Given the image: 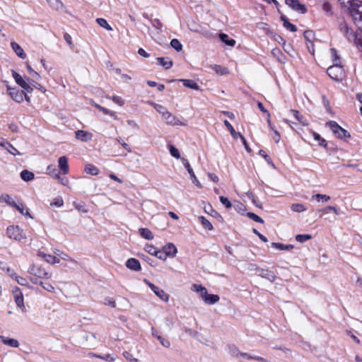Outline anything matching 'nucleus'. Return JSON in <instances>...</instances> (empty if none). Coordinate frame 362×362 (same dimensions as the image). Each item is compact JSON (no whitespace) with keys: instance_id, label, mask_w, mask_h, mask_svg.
<instances>
[{"instance_id":"9","label":"nucleus","mask_w":362,"mask_h":362,"mask_svg":"<svg viewBox=\"0 0 362 362\" xmlns=\"http://www.w3.org/2000/svg\"><path fill=\"white\" fill-rule=\"evenodd\" d=\"M15 302L18 307H19L23 312H25L26 309L24 305L23 296L21 289L18 287H15L12 290Z\"/></svg>"},{"instance_id":"31","label":"nucleus","mask_w":362,"mask_h":362,"mask_svg":"<svg viewBox=\"0 0 362 362\" xmlns=\"http://www.w3.org/2000/svg\"><path fill=\"white\" fill-rule=\"evenodd\" d=\"M13 209L18 210L21 214L24 216H28L30 218H33L28 211V209L26 205H10Z\"/></svg>"},{"instance_id":"62","label":"nucleus","mask_w":362,"mask_h":362,"mask_svg":"<svg viewBox=\"0 0 362 362\" xmlns=\"http://www.w3.org/2000/svg\"><path fill=\"white\" fill-rule=\"evenodd\" d=\"M252 232H253L255 235H257L259 237V238L261 240H262L263 242H264V243L268 242L267 238L264 235H263L262 234H261V233H259L257 229L254 228V229L252 230Z\"/></svg>"},{"instance_id":"18","label":"nucleus","mask_w":362,"mask_h":362,"mask_svg":"<svg viewBox=\"0 0 362 362\" xmlns=\"http://www.w3.org/2000/svg\"><path fill=\"white\" fill-rule=\"evenodd\" d=\"M182 163L183 165L185 166V168L187 169L189 174L190 175L191 178L192 179L193 183L195 184L196 185H198L199 184V182L198 181L197 178L196 177L195 174H194L192 168H191L188 160L186 158H182Z\"/></svg>"},{"instance_id":"15","label":"nucleus","mask_w":362,"mask_h":362,"mask_svg":"<svg viewBox=\"0 0 362 362\" xmlns=\"http://www.w3.org/2000/svg\"><path fill=\"white\" fill-rule=\"evenodd\" d=\"M126 267L132 271H140L141 264L139 261L135 258H130L126 262Z\"/></svg>"},{"instance_id":"55","label":"nucleus","mask_w":362,"mask_h":362,"mask_svg":"<svg viewBox=\"0 0 362 362\" xmlns=\"http://www.w3.org/2000/svg\"><path fill=\"white\" fill-rule=\"evenodd\" d=\"M123 356L129 362H139V361L137 358H134L132 354L129 351H124L123 353Z\"/></svg>"},{"instance_id":"52","label":"nucleus","mask_w":362,"mask_h":362,"mask_svg":"<svg viewBox=\"0 0 362 362\" xmlns=\"http://www.w3.org/2000/svg\"><path fill=\"white\" fill-rule=\"evenodd\" d=\"M27 80L29 82V83L34 88L42 91H45V89L40 83L35 81V79H30L29 78H28Z\"/></svg>"},{"instance_id":"61","label":"nucleus","mask_w":362,"mask_h":362,"mask_svg":"<svg viewBox=\"0 0 362 362\" xmlns=\"http://www.w3.org/2000/svg\"><path fill=\"white\" fill-rule=\"evenodd\" d=\"M155 256L156 257H158V259L164 260V261L166 260V259L168 257V256L164 250H163V251L157 250Z\"/></svg>"},{"instance_id":"23","label":"nucleus","mask_w":362,"mask_h":362,"mask_svg":"<svg viewBox=\"0 0 362 362\" xmlns=\"http://www.w3.org/2000/svg\"><path fill=\"white\" fill-rule=\"evenodd\" d=\"M38 255L43 257L44 259L48 263L52 264L59 263V259L56 257L55 256L51 255H46L41 252L38 253Z\"/></svg>"},{"instance_id":"13","label":"nucleus","mask_w":362,"mask_h":362,"mask_svg":"<svg viewBox=\"0 0 362 362\" xmlns=\"http://www.w3.org/2000/svg\"><path fill=\"white\" fill-rule=\"evenodd\" d=\"M76 138L81 141L87 142L92 140L93 134L83 130H78L75 132Z\"/></svg>"},{"instance_id":"34","label":"nucleus","mask_w":362,"mask_h":362,"mask_svg":"<svg viewBox=\"0 0 362 362\" xmlns=\"http://www.w3.org/2000/svg\"><path fill=\"white\" fill-rule=\"evenodd\" d=\"M47 173L49 175L52 176L53 177L59 180L60 179V175L57 172L55 166L54 165H49L47 168Z\"/></svg>"},{"instance_id":"51","label":"nucleus","mask_w":362,"mask_h":362,"mask_svg":"<svg viewBox=\"0 0 362 362\" xmlns=\"http://www.w3.org/2000/svg\"><path fill=\"white\" fill-rule=\"evenodd\" d=\"M39 284L42 286L44 289L49 292L54 293V287L49 283H44L42 281L39 282Z\"/></svg>"},{"instance_id":"25","label":"nucleus","mask_w":362,"mask_h":362,"mask_svg":"<svg viewBox=\"0 0 362 362\" xmlns=\"http://www.w3.org/2000/svg\"><path fill=\"white\" fill-rule=\"evenodd\" d=\"M157 61L165 69H170L173 64V61L168 57H158Z\"/></svg>"},{"instance_id":"64","label":"nucleus","mask_w":362,"mask_h":362,"mask_svg":"<svg viewBox=\"0 0 362 362\" xmlns=\"http://www.w3.org/2000/svg\"><path fill=\"white\" fill-rule=\"evenodd\" d=\"M127 124L131 127L132 128L136 129V130H139V124L134 121V120H127Z\"/></svg>"},{"instance_id":"63","label":"nucleus","mask_w":362,"mask_h":362,"mask_svg":"<svg viewBox=\"0 0 362 362\" xmlns=\"http://www.w3.org/2000/svg\"><path fill=\"white\" fill-rule=\"evenodd\" d=\"M112 100L115 103H117V105H119V106H122L124 104V102L123 100V99L121 98V97H119V96H113L112 98Z\"/></svg>"},{"instance_id":"29","label":"nucleus","mask_w":362,"mask_h":362,"mask_svg":"<svg viewBox=\"0 0 362 362\" xmlns=\"http://www.w3.org/2000/svg\"><path fill=\"white\" fill-rule=\"evenodd\" d=\"M330 200H331L330 197L328 195H326V194H317L315 195H313L312 197V201L316 202L324 203V202H327Z\"/></svg>"},{"instance_id":"49","label":"nucleus","mask_w":362,"mask_h":362,"mask_svg":"<svg viewBox=\"0 0 362 362\" xmlns=\"http://www.w3.org/2000/svg\"><path fill=\"white\" fill-rule=\"evenodd\" d=\"M169 151H170V155L172 156H173L174 158H177V159L180 158V154L178 149L177 148H175L174 146L169 145Z\"/></svg>"},{"instance_id":"22","label":"nucleus","mask_w":362,"mask_h":362,"mask_svg":"<svg viewBox=\"0 0 362 362\" xmlns=\"http://www.w3.org/2000/svg\"><path fill=\"white\" fill-rule=\"evenodd\" d=\"M180 81L181 82H182L183 86L187 87V88H191V89H193V90H199V85L194 81H193V80H191V79H180Z\"/></svg>"},{"instance_id":"53","label":"nucleus","mask_w":362,"mask_h":362,"mask_svg":"<svg viewBox=\"0 0 362 362\" xmlns=\"http://www.w3.org/2000/svg\"><path fill=\"white\" fill-rule=\"evenodd\" d=\"M247 216L252 219L253 221L257 222V223H262L264 222L263 219L262 218H260L259 216H258L257 215H256L254 213H252V212H248L247 214Z\"/></svg>"},{"instance_id":"43","label":"nucleus","mask_w":362,"mask_h":362,"mask_svg":"<svg viewBox=\"0 0 362 362\" xmlns=\"http://www.w3.org/2000/svg\"><path fill=\"white\" fill-rule=\"evenodd\" d=\"M312 238V235L310 234H298L296 236V240L299 243H305Z\"/></svg>"},{"instance_id":"45","label":"nucleus","mask_w":362,"mask_h":362,"mask_svg":"<svg viewBox=\"0 0 362 362\" xmlns=\"http://www.w3.org/2000/svg\"><path fill=\"white\" fill-rule=\"evenodd\" d=\"M29 74L31 76L33 79L39 80L40 79V74L36 72L28 64L26 65Z\"/></svg>"},{"instance_id":"57","label":"nucleus","mask_w":362,"mask_h":362,"mask_svg":"<svg viewBox=\"0 0 362 362\" xmlns=\"http://www.w3.org/2000/svg\"><path fill=\"white\" fill-rule=\"evenodd\" d=\"M145 250L151 255H156L158 250L152 245H146L145 246Z\"/></svg>"},{"instance_id":"12","label":"nucleus","mask_w":362,"mask_h":362,"mask_svg":"<svg viewBox=\"0 0 362 362\" xmlns=\"http://www.w3.org/2000/svg\"><path fill=\"white\" fill-rule=\"evenodd\" d=\"M204 295L201 297L204 302L207 305H214L218 303L220 298L216 294H209L207 291H204Z\"/></svg>"},{"instance_id":"20","label":"nucleus","mask_w":362,"mask_h":362,"mask_svg":"<svg viewBox=\"0 0 362 362\" xmlns=\"http://www.w3.org/2000/svg\"><path fill=\"white\" fill-rule=\"evenodd\" d=\"M12 76L16 83L19 85L22 88H25L26 84L28 83L27 79L25 80L18 73L13 70L12 71Z\"/></svg>"},{"instance_id":"19","label":"nucleus","mask_w":362,"mask_h":362,"mask_svg":"<svg viewBox=\"0 0 362 362\" xmlns=\"http://www.w3.org/2000/svg\"><path fill=\"white\" fill-rule=\"evenodd\" d=\"M163 250L168 257H175L177 252V247L173 243H168L163 247Z\"/></svg>"},{"instance_id":"41","label":"nucleus","mask_w":362,"mask_h":362,"mask_svg":"<svg viewBox=\"0 0 362 362\" xmlns=\"http://www.w3.org/2000/svg\"><path fill=\"white\" fill-rule=\"evenodd\" d=\"M96 22L100 26L104 28L107 30H112V28L108 24L107 21L105 18H98L96 19Z\"/></svg>"},{"instance_id":"32","label":"nucleus","mask_w":362,"mask_h":362,"mask_svg":"<svg viewBox=\"0 0 362 362\" xmlns=\"http://www.w3.org/2000/svg\"><path fill=\"white\" fill-rule=\"evenodd\" d=\"M84 170L86 173L92 175H97L100 173L99 169L92 164H87L85 166Z\"/></svg>"},{"instance_id":"48","label":"nucleus","mask_w":362,"mask_h":362,"mask_svg":"<svg viewBox=\"0 0 362 362\" xmlns=\"http://www.w3.org/2000/svg\"><path fill=\"white\" fill-rule=\"evenodd\" d=\"M0 203L4 204H16L12 198L8 194H2L0 197Z\"/></svg>"},{"instance_id":"37","label":"nucleus","mask_w":362,"mask_h":362,"mask_svg":"<svg viewBox=\"0 0 362 362\" xmlns=\"http://www.w3.org/2000/svg\"><path fill=\"white\" fill-rule=\"evenodd\" d=\"M272 246L281 250H290L294 247L293 245H284L280 243H272Z\"/></svg>"},{"instance_id":"17","label":"nucleus","mask_w":362,"mask_h":362,"mask_svg":"<svg viewBox=\"0 0 362 362\" xmlns=\"http://www.w3.org/2000/svg\"><path fill=\"white\" fill-rule=\"evenodd\" d=\"M11 47L13 52L16 54V55L20 57L21 59H25L26 58V54L24 52L23 49L21 47L20 45H18L16 42H11Z\"/></svg>"},{"instance_id":"50","label":"nucleus","mask_w":362,"mask_h":362,"mask_svg":"<svg viewBox=\"0 0 362 362\" xmlns=\"http://www.w3.org/2000/svg\"><path fill=\"white\" fill-rule=\"evenodd\" d=\"M259 154L262 156L265 160L267 161V163L270 165L271 166L274 167V164L272 161V160L271 159V158L266 153V152L263 150H260L259 151Z\"/></svg>"},{"instance_id":"44","label":"nucleus","mask_w":362,"mask_h":362,"mask_svg":"<svg viewBox=\"0 0 362 362\" xmlns=\"http://www.w3.org/2000/svg\"><path fill=\"white\" fill-rule=\"evenodd\" d=\"M153 335L157 338V339L160 341V343L164 347L168 348L170 346V342L169 340L162 337L160 335L156 334L153 332Z\"/></svg>"},{"instance_id":"60","label":"nucleus","mask_w":362,"mask_h":362,"mask_svg":"<svg viewBox=\"0 0 362 362\" xmlns=\"http://www.w3.org/2000/svg\"><path fill=\"white\" fill-rule=\"evenodd\" d=\"M291 209L293 211H296V212H302V211H304L305 210H307V209L305 207V205H291Z\"/></svg>"},{"instance_id":"56","label":"nucleus","mask_w":362,"mask_h":362,"mask_svg":"<svg viewBox=\"0 0 362 362\" xmlns=\"http://www.w3.org/2000/svg\"><path fill=\"white\" fill-rule=\"evenodd\" d=\"M104 304L111 308H115L116 303L112 298L107 297L104 299Z\"/></svg>"},{"instance_id":"42","label":"nucleus","mask_w":362,"mask_h":362,"mask_svg":"<svg viewBox=\"0 0 362 362\" xmlns=\"http://www.w3.org/2000/svg\"><path fill=\"white\" fill-rule=\"evenodd\" d=\"M212 69L214 70V71L216 74L221 75V76L226 75L228 73L227 68L223 67L220 65H214L212 66Z\"/></svg>"},{"instance_id":"30","label":"nucleus","mask_w":362,"mask_h":362,"mask_svg":"<svg viewBox=\"0 0 362 362\" xmlns=\"http://www.w3.org/2000/svg\"><path fill=\"white\" fill-rule=\"evenodd\" d=\"M49 6L56 11L62 9L64 6L63 3L60 0H47Z\"/></svg>"},{"instance_id":"46","label":"nucleus","mask_w":362,"mask_h":362,"mask_svg":"<svg viewBox=\"0 0 362 362\" xmlns=\"http://www.w3.org/2000/svg\"><path fill=\"white\" fill-rule=\"evenodd\" d=\"M170 45L177 52L182 49V45L177 39H173L170 42Z\"/></svg>"},{"instance_id":"7","label":"nucleus","mask_w":362,"mask_h":362,"mask_svg":"<svg viewBox=\"0 0 362 362\" xmlns=\"http://www.w3.org/2000/svg\"><path fill=\"white\" fill-rule=\"evenodd\" d=\"M145 282L160 300L165 302H168L169 300V295L163 289L155 286L147 280H145Z\"/></svg>"},{"instance_id":"33","label":"nucleus","mask_w":362,"mask_h":362,"mask_svg":"<svg viewBox=\"0 0 362 362\" xmlns=\"http://www.w3.org/2000/svg\"><path fill=\"white\" fill-rule=\"evenodd\" d=\"M21 177L23 180H24L25 182H29L34 179V174H33V173H32L28 170H23L21 173Z\"/></svg>"},{"instance_id":"14","label":"nucleus","mask_w":362,"mask_h":362,"mask_svg":"<svg viewBox=\"0 0 362 362\" xmlns=\"http://www.w3.org/2000/svg\"><path fill=\"white\" fill-rule=\"evenodd\" d=\"M58 166L64 175H66L69 172L68 165V159L66 156H61L58 160Z\"/></svg>"},{"instance_id":"5","label":"nucleus","mask_w":362,"mask_h":362,"mask_svg":"<svg viewBox=\"0 0 362 362\" xmlns=\"http://www.w3.org/2000/svg\"><path fill=\"white\" fill-rule=\"evenodd\" d=\"M6 234L8 238L15 240H21L25 238V234L18 226H10L7 228Z\"/></svg>"},{"instance_id":"27","label":"nucleus","mask_w":362,"mask_h":362,"mask_svg":"<svg viewBox=\"0 0 362 362\" xmlns=\"http://www.w3.org/2000/svg\"><path fill=\"white\" fill-rule=\"evenodd\" d=\"M139 233L140 235L148 240H151L153 239L154 236L152 233V232L148 229L146 228H142L139 230Z\"/></svg>"},{"instance_id":"47","label":"nucleus","mask_w":362,"mask_h":362,"mask_svg":"<svg viewBox=\"0 0 362 362\" xmlns=\"http://www.w3.org/2000/svg\"><path fill=\"white\" fill-rule=\"evenodd\" d=\"M330 52H331L332 57L333 58V59H332L333 64H341V63H340V57H339V56L337 54V49H334V48H332V49H330Z\"/></svg>"},{"instance_id":"4","label":"nucleus","mask_w":362,"mask_h":362,"mask_svg":"<svg viewBox=\"0 0 362 362\" xmlns=\"http://www.w3.org/2000/svg\"><path fill=\"white\" fill-rule=\"evenodd\" d=\"M329 76L336 81L342 80L344 76V70L343 66L339 64H333L327 70Z\"/></svg>"},{"instance_id":"59","label":"nucleus","mask_w":362,"mask_h":362,"mask_svg":"<svg viewBox=\"0 0 362 362\" xmlns=\"http://www.w3.org/2000/svg\"><path fill=\"white\" fill-rule=\"evenodd\" d=\"M15 280L17 281L18 284L22 286H27L28 284V281L21 276H19L18 275L15 276Z\"/></svg>"},{"instance_id":"24","label":"nucleus","mask_w":362,"mask_h":362,"mask_svg":"<svg viewBox=\"0 0 362 362\" xmlns=\"http://www.w3.org/2000/svg\"><path fill=\"white\" fill-rule=\"evenodd\" d=\"M281 20L283 22V25L284 28H286L287 30L291 31V32H296L297 30V28L295 25L291 23L286 16L281 15Z\"/></svg>"},{"instance_id":"28","label":"nucleus","mask_w":362,"mask_h":362,"mask_svg":"<svg viewBox=\"0 0 362 362\" xmlns=\"http://www.w3.org/2000/svg\"><path fill=\"white\" fill-rule=\"evenodd\" d=\"M291 112L293 114V117L303 126H308V122L305 119L303 115H301L298 110H291Z\"/></svg>"},{"instance_id":"6","label":"nucleus","mask_w":362,"mask_h":362,"mask_svg":"<svg viewBox=\"0 0 362 362\" xmlns=\"http://www.w3.org/2000/svg\"><path fill=\"white\" fill-rule=\"evenodd\" d=\"M6 88L8 95L11 97V98L17 103H21L23 101L25 92L23 90H20L17 88L11 87L8 83H6Z\"/></svg>"},{"instance_id":"39","label":"nucleus","mask_w":362,"mask_h":362,"mask_svg":"<svg viewBox=\"0 0 362 362\" xmlns=\"http://www.w3.org/2000/svg\"><path fill=\"white\" fill-rule=\"evenodd\" d=\"M4 148L13 156L20 155V152L8 141L5 143Z\"/></svg>"},{"instance_id":"16","label":"nucleus","mask_w":362,"mask_h":362,"mask_svg":"<svg viewBox=\"0 0 362 362\" xmlns=\"http://www.w3.org/2000/svg\"><path fill=\"white\" fill-rule=\"evenodd\" d=\"M258 275L268 279L271 282H274L276 279V276L274 272L268 269H258Z\"/></svg>"},{"instance_id":"10","label":"nucleus","mask_w":362,"mask_h":362,"mask_svg":"<svg viewBox=\"0 0 362 362\" xmlns=\"http://www.w3.org/2000/svg\"><path fill=\"white\" fill-rule=\"evenodd\" d=\"M285 3L293 10L300 13H305L307 8L304 4H302L298 0H285Z\"/></svg>"},{"instance_id":"35","label":"nucleus","mask_w":362,"mask_h":362,"mask_svg":"<svg viewBox=\"0 0 362 362\" xmlns=\"http://www.w3.org/2000/svg\"><path fill=\"white\" fill-rule=\"evenodd\" d=\"M224 124L227 127V129L229 130L231 136L234 139H237L238 137H240L242 134L240 132H236L233 126L230 124V123L228 120L224 121Z\"/></svg>"},{"instance_id":"26","label":"nucleus","mask_w":362,"mask_h":362,"mask_svg":"<svg viewBox=\"0 0 362 362\" xmlns=\"http://www.w3.org/2000/svg\"><path fill=\"white\" fill-rule=\"evenodd\" d=\"M322 211L323 212V215L333 213L335 215H339L342 214L343 212L340 211L339 208L337 206H327L325 208H324Z\"/></svg>"},{"instance_id":"11","label":"nucleus","mask_w":362,"mask_h":362,"mask_svg":"<svg viewBox=\"0 0 362 362\" xmlns=\"http://www.w3.org/2000/svg\"><path fill=\"white\" fill-rule=\"evenodd\" d=\"M163 119L165 120V122L170 125L175 126H184L185 124L182 122L177 117H176L175 115H172L170 112H167L164 113V116L163 117Z\"/></svg>"},{"instance_id":"21","label":"nucleus","mask_w":362,"mask_h":362,"mask_svg":"<svg viewBox=\"0 0 362 362\" xmlns=\"http://www.w3.org/2000/svg\"><path fill=\"white\" fill-rule=\"evenodd\" d=\"M0 340L6 345H8L11 347H15V348H17L19 346V342L18 340L15 339H10V338H6L4 336H1L0 335Z\"/></svg>"},{"instance_id":"36","label":"nucleus","mask_w":362,"mask_h":362,"mask_svg":"<svg viewBox=\"0 0 362 362\" xmlns=\"http://www.w3.org/2000/svg\"><path fill=\"white\" fill-rule=\"evenodd\" d=\"M219 37L223 42H224L226 45H229L230 47H233L235 44V40L233 39L228 40V35H226L225 33H221L219 35Z\"/></svg>"},{"instance_id":"38","label":"nucleus","mask_w":362,"mask_h":362,"mask_svg":"<svg viewBox=\"0 0 362 362\" xmlns=\"http://www.w3.org/2000/svg\"><path fill=\"white\" fill-rule=\"evenodd\" d=\"M199 222L202 223V226L206 229V230H211L213 229V226L211 224V223L208 220L206 219L205 217L204 216H199L198 218Z\"/></svg>"},{"instance_id":"1","label":"nucleus","mask_w":362,"mask_h":362,"mask_svg":"<svg viewBox=\"0 0 362 362\" xmlns=\"http://www.w3.org/2000/svg\"><path fill=\"white\" fill-rule=\"evenodd\" d=\"M339 30L349 42H352L356 48L362 52V38L359 35L356 33L351 28H349L345 22L340 24Z\"/></svg>"},{"instance_id":"40","label":"nucleus","mask_w":362,"mask_h":362,"mask_svg":"<svg viewBox=\"0 0 362 362\" xmlns=\"http://www.w3.org/2000/svg\"><path fill=\"white\" fill-rule=\"evenodd\" d=\"M230 353L231 354V356H234V357H239V356H243L244 358H245L246 356H247V354L246 353H243V352H240L236 347L235 346H230Z\"/></svg>"},{"instance_id":"58","label":"nucleus","mask_w":362,"mask_h":362,"mask_svg":"<svg viewBox=\"0 0 362 362\" xmlns=\"http://www.w3.org/2000/svg\"><path fill=\"white\" fill-rule=\"evenodd\" d=\"M153 107L156 110L157 112H158L160 114H161L162 117L164 116V113L168 112V110H166V109L160 105L154 104Z\"/></svg>"},{"instance_id":"54","label":"nucleus","mask_w":362,"mask_h":362,"mask_svg":"<svg viewBox=\"0 0 362 362\" xmlns=\"http://www.w3.org/2000/svg\"><path fill=\"white\" fill-rule=\"evenodd\" d=\"M194 291L197 293H200V296L202 297L204 295V291H206V288L201 285L194 284L192 286Z\"/></svg>"},{"instance_id":"8","label":"nucleus","mask_w":362,"mask_h":362,"mask_svg":"<svg viewBox=\"0 0 362 362\" xmlns=\"http://www.w3.org/2000/svg\"><path fill=\"white\" fill-rule=\"evenodd\" d=\"M28 272L30 274L37 276L39 278L49 279L51 277V274L47 272L42 267H37L36 265H32L29 268Z\"/></svg>"},{"instance_id":"2","label":"nucleus","mask_w":362,"mask_h":362,"mask_svg":"<svg viewBox=\"0 0 362 362\" xmlns=\"http://www.w3.org/2000/svg\"><path fill=\"white\" fill-rule=\"evenodd\" d=\"M349 10L354 23L362 32V1L359 0L350 1Z\"/></svg>"},{"instance_id":"3","label":"nucleus","mask_w":362,"mask_h":362,"mask_svg":"<svg viewBox=\"0 0 362 362\" xmlns=\"http://www.w3.org/2000/svg\"><path fill=\"white\" fill-rule=\"evenodd\" d=\"M326 126L329 127L333 134L338 139L346 141L351 137L349 132L339 126L335 121L327 122Z\"/></svg>"}]
</instances>
